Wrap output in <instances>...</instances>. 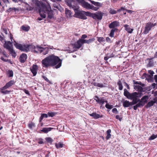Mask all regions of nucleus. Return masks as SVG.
<instances>
[{
  "instance_id": "obj_46",
  "label": "nucleus",
  "mask_w": 157,
  "mask_h": 157,
  "mask_svg": "<svg viewBox=\"0 0 157 157\" xmlns=\"http://www.w3.org/2000/svg\"><path fill=\"white\" fill-rule=\"evenodd\" d=\"M17 10V9L14 7L13 8H10L8 10V12H11L13 10H14L15 11L16 10Z\"/></svg>"
},
{
  "instance_id": "obj_6",
  "label": "nucleus",
  "mask_w": 157,
  "mask_h": 157,
  "mask_svg": "<svg viewBox=\"0 0 157 157\" xmlns=\"http://www.w3.org/2000/svg\"><path fill=\"white\" fill-rule=\"evenodd\" d=\"M156 24V23H153L151 22H149L147 23L143 33L144 34L148 33L151 30L152 28L155 26Z\"/></svg>"
},
{
  "instance_id": "obj_59",
  "label": "nucleus",
  "mask_w": 157,
  "mask_h": 157,
  "mask_svg": "<svg viewBox=\"0 0 157 157\" xmlns=\"http://www.w3.org/2000/svg\"><path fill=\"white\" fill-rule=\"evenodd\" d=\"M137 107H138V106L136 105L133 106V109L134 110H136L137 109Z\"/></svg>"
},
{
  "instance_id": "obj_35",
  "label": "nucleus",
  "mask_w": 157,
  "mask_h": 157,
  "mask_svg": "<svg viewBox=\"0 0 157 157\" xmlns=\"http://www.w3.org/2000/svg\"><path fill=\"white\" fill-rule=\"evenodd\" d=\"M28 126L30 129H32L33 128L35 127V124L33 122H30L29 123Z\"/></svg>"
},
{
  "instance_id": "obj_18",
  "label": "nucleus",
  "mask_w": 157,
  "mask_h": 157,
  "mask_svg": "<svg viewBox=\"0 0 157 157\" xmlns=\"http://www.w3.org/2000/svg\"><path fill=\"white\" fill-rule=\"evenodd\" d=\"M27 56L26 54H22L20 56L19 59L21 63H23L25 62L27 58Z\"/></svg>"
},
{
  "instance_id": "obj_42",
  "label": "nucleus",
  "mask_w": 157,
  "mask_h": 157,
  "mask_svg": "<svg viewBox=\"0 0 157 157\" xmlns=\"http://www.w3.org/2000/svg\"><path fill=\"white\" fill-rule=\"evenodd\" d=\"M48 115L49 117H53L56 114V113L55 112H48Z\"/></svg>"
},
{
  "instance_id": "obj_13",
  "label": "nucleus",
  "mask_w": 157,
  "mask_h": 157,
  "mask_svg": "<svg viewBox=\"0 0 157 157\" xmlns=\"http://www.w3.org/2000/svg\"><path fill=\"white\" fill-rule=\"evenodd\" d=\"M10 39L11 40V42L10 41H7L4 44V47L8 49L9 51L12 48H13L11 47L12 42V38L13 37L11 36H10Z\"/></svg>"
},
{
  "instance_id": "obj_62",
  "label": "nucleus",
  "mask_w": 157,
  "mask_h": 157,
  "mask_svg": "<svg viewBox=\"0 0 157 157\" xmlns=\"http://www.w3.org/2000/svg\"><path fill=\"white\" fill-rule=\"evenodd\" d=\"M4 33H5L6 34H7V30L6 29H3Z\"/></svg>"
},
{
  "instance_id": "obj_64",
  "label": "nucleus",
  "mask_w": 157,
  "mask_h": 157,
  "mask_svg": "<svg viewBox=\"0 0 157 157\" xmlns=\"http://www.w3.org/2000/svg\"><path fill=\"white\" fill-rule=\"evenodd\" d=\"M154 57L156 58L157 57V52H156L154 55Z\"/></svg>"
},
{
  "instance_id": "obj_31",
  "label": "nucleus",
  "mask_w": 157,
  "mask_h": 157,
  "mask_svg": "<svg viewBox=\"0 0 157 157\" xmlns=\"http://www.w3.org/2000/svg\"><path fill=\"white\" fill-rule=\"evenodd\" d=\"M117 84L119 86V89L121 90H122L123 89V86L121 81L119 80L117 82Z\"/></svg>"
},
{
  "instance_id": "obj_56",
  "label": "nucleus",
  "mask_w": 157,
  "mask_h": 157,
  "mask_svg": "<svg viewBox=\"0 0 157 157\" xmlns=\"http://www.w3.org/2000/svg\"><path fill=\"white\" fill-rule=\"evenodd\" d=\"M3 2L5 3H9V2L8 0H2Z\"/></svg>"
},
{
  "instance_id": "obj_39",
  "label": "nucleus",
  "mask_w": 157,
  "mask_h": 157,
  "mask_svg": "<svg viewBox=\"0 0 157 157\" xmlns=\"http://www.w3.org/2000/svg\"><path fill=\"white\" fill-rule=\"evenodd\" d=\"M21 28L22 30L26 31H28L29 29V26H21Z\"/></svg>"
},
{
  "instance_id": "obj_3",
  "label": "nucleus",
  "mask_w": 157,
  "mask_h": 157,
  "mask_svg": "<svg viewBox=\"0 0 157 157\" xmlns=\"http://www.w3.org/2000/svg\"><path fill=\"white\" fill-rule=\"evenodd\" d=\"M94 40L95 39L94 38L90 39L88 40L80 39L74 44V47L75 48L79 49L84 43L89 44L93 42Z\"/></svg>"
},
{
  "instance_id": "obj_9",
  "label": "nucleus",
  "mask_w": 157,
  "mask_h": 157,
  "mask_svg": "<svg viewBox=\"0 0 157 157\" xmlns=\"http://www.w3.org/2000/svg\"><path fill=\"white\" fill-rule=\"evenodd\" d=\"M81 3L82 6L87 9H91L93 10H97L94 6L92 5H91L88 2H85L83 0H82L81 2Z\"/></svg>"
},
{
  "instance_id": "obj_50",
  "label": "nucleus",
  "mask_w": 157,
  "mask_h": 157,
  "mask_svg": "<svg viewBox=\"0 0 157 157\" xmlns=\"http://www.w3.org/2000/svg\"><path fill=\"white\" fill-rule=\"evenodd\" d=\"M87 37V36L85 34L82 35L81 36V39H84L85 38H86Z\"/></svg>"
},
{
  "instance_id": "obj_53",
  "label": "nucleus",
  "mask_w": 157,
  "mask_h": 157,
  "mask_svg": "<svg viewBox=\"0 0 157 157\" xmlns=\"http://www.w3.org/2000/svg\"><path fill=\"white\" fill-rule=\"evenodd\" d=\"M24 91L26 94H29V92L28 90L25 89L24 90Z\"/></svg>"
},
{
  "instance_id": "obj_24",
  "label": "nucleus",
  "mask_w": 157,
  "mask_h": 157,
  "mask_svg": "<svg viewBox=\"0 0 157 157\" xmlns=\"http://www.w3.org/2000/svg\"><path fill=\"white\" fill-rule=\"evenodd\" d=\"M54 128H43L41 130V132H43L44 133H48L49 132L51 131L52 129H53Z\"/></svg>"
},
{
  "instance_id": "obj_63",
  "label": "nucleus",
  "mask_w": 157,
  "mask_h": 157,
  "mask_svg": "<svg viewBox=\"0 0 157 157\" xmlns=\"http://www.w3.org/2000/svg\"><path fill=\"white\" fill-rule=\"evenodd\" d=\"M1 59L3 61H7V60L6 59H5L3 57H2Z\"/></svg>"
},
{
  "instance_id": "obj_14",
  "label": "nucleus",
  "mask_w": 157,
  "mask_h": 157,
  "mask_svg": "<svg viewBox=\"0 0 157 157\" xmlns=\"http://www.w3.org/2000/svg\"><path fill=\"white\" fill-rule=\"evenodd\" d=\"M89 1L92 4H93L95 6H94V7L96 8L97 10H94V11H96L98 10L99 9V8L100 7H101L102 6V4L99 2H96L94 1H92L91 0H89Z\"/></svg>"
},
{
  "instance_id": "obj_34",
  "label": "nucleus",
  "mask_w": 157,
  "mask_h": 157,
  "mask_svg": "<svg viewBox=\"0 0 157 157\" xmlns=\"http://www.w3.org/2000/svg\"><path fill=\"white\" fill-rule=\"evenodd\" d=\"M84 16L86 15L87 16H89L90 17H92V15L93 14V13H91L89 12H85L84 11Z\"/></svg>"
},
{
  "instance_id": "obj_11",
  "label": "nucleus",
  "mask_w": 157,
  "mask_h": 157,
  "mask_svg": "<svg viewBox=\"0 0 157 157\" xmlns=\"http://www.w3.org/2000/svg\"><path fill=\"white\" fill-rule=\"evenodd\" d=\"M42 47L39 45H36V46L32 45L31 51L35 53H41L42 52Z\"/></svg>"
},
{
  "instance_id": "obj_32",
  "label": "nucleus",
  "mask_w": 157,
  "mask_h": 157,
  "mask_svg": "<svg viewBox=\"0 0 157 157\" xmlns=\"http://www.w3.org/2000/svg\"><path fill=\"white\" fill-rule=\"evenodd\" d=\"M124 95L128 98V97L129 96L130 93H129L126 89H124Z\"/></svg>"
},
{
  "instance_id": "obj_60",
  "label": "nucleus",
  "mask_w": 157,
  "mask_h": 157,
  "mask_svg": "<svg viewBox=\"0 0 157 157\" xmlns=\"http://www.w3.org/2000/svg\"><path fill=\"white\" fill-rule=\"evenodd\" d=\"M38 143L40 144H43V142L42 140H40L38 142Z\"/></svg>"
},
{
  "instance_id": "obj_57",
  "label": "nucleus",
  "mask_w": 157,
  "mask_h": 157,
  "mask_svg": "<svg viewBox=\"0 0 157 157\" xmlns=\"http://www.w3.org/2000/svg\"><path fill=\"white\" fill-rule=\"evenodd\" d=\"M154 79L155 80V82H157V75H155L154 76Z\"/></svg>"
},
{
  "instance_id": "obj_23",
  "label": "nucleus",
  "mask_w": 157,
  "mask_h": 157,
  "mask_svg": "<svg viewBox=\"0 0 157 157\" xmlns=\"http://www.w3.org/2000/svg\"><path fill=\"white\" fill-rule=\"evenodd\" d=\"M156 103V101L155 99L153 100L149 101L147 104L145 105V107L147 108L150 107L152 106L154 104Z\"/></svg>"
},
{
  "instance_id": "obj_22",
  "label": "nucleus",
  "mask_w": 157,
  "mask_h": 157,
  "mask_svg": "<svg viewBox=\"0 0 157 157\" xmlns=\"http://www.w3.org/2000/svg\"><path fill=\"white\" fill-rule=\"evenodd\" d=\"M124 26L125 28V30L127 31L128 33H132L133 30V29L130 28L128 25H125Z\"/></svg>"
},
{
  "instance_id": "obj_52",
  "label": "nucleus",
  "mask_w": 157,
  "mask_h": 157,
  "mask_svg": "<svg viewBox=\"0 0 157 157\" xmlns=\"http://www.w3.org/2000/svg\"><path fill=\"white\" fill-rule=\"evenodd\" d=\"M42 77L45 81H46L47 82H49V80H48V78L46 76H43Z\"/></svg>"
},
{
  "instance_id": "obj_1",
  "label": "nucleus",
  "mask_w": 157,
  "mask_h": 157,
  "mask_svg": "<svg viewBox=\"0 0 157 157\" xmlns=\"http://www.w3.org/2000/svg\"><path fill=\"white\" fill-rule=\"evenodd\" d=\"M43 8L40 9L39 12L40 16L43 18H45L46 14H48V18L51 19L53 17V11L52 10L50 4H48L47 6H45V5L42 4Z\"/></svg>"
},
{
  "instance_id": "obj_33",
  "label": "nucleus",
  "mask_w": 157,
  "mask_h": 157,
  "mask_svg": "<svg viewBox=\"0 0 157 157\" xmlns=\"http://www.w3.org/2000/svg\"><path fill=\"white\" fill-rule=\"evenodd\" d=\"M94 86L99 87H103L104 86L103 84L101 83H93Z\"/></svg>"
},
{
  "instance_id": "obj_36",
  "label": "nucleus",
  "mask_w": 157,
  "mask_h": 157,
  "mask_svg": "<svg viewBox=\"0 0 157 157\" xmlns=\"http://www.w3.org/2000/svg\"><path fill=\"white\" fill-rule=\"evenodd\" d=\"M97 40L99 42H103L105 41V39L102 37H97Z\"/></svg>"
},
{
  "instance_id": "obj_19",
  "label": "nucleus",
  "mask_w": 157,
  "mask_h": 157,
  "mask_svg": "<svg viewBox=\"0 0 157 157\" xmlns=\"http://www.w3.org/2000/svg\"><path fill=\"white\" fill-rule=\"evenodd\" d=\"M119 25V23L117 21H115L110 24L109 25V27L110 28H113Z\"/></svg>"
},
{
  "instance_id": "obj_10",
  "label": "nucleus",
  "mask_w": 157,
  "mask_h": 157,
  "mask_svg": "<svg viewBox=\"0 0 157 157\" xmlns=\"http://www.w3.org/2000/svg\"><path fill=\"white\" fill-rule=\"evenodd\" d=\"M94 99L97 102L101 105H103L105 102H107V101L105 97H99L96 96L94 97Z\"/></svg>"
},
{
  "instance_id": "obj_54",
  "label": "nucleus",
  "mask_w": 157,
  "mask_h": 157,
  "mask_svg": "<svg viewBox=\"0 0 157 157\" xmlns=\"http://www.w3.org/2000/svg\"><path fill=\"white\" fill-rule=\"evenodd\" d=\"M125 86L127 87L128 89H129V85L127 83H126V82H124Z\"/></svg>"
},
{
  "instance_id": "obj_2",
  "label": "nucleus",
  "mask_w": 157,
  "mask_h": 157,
  "mask_svg": "<svg viewBox=\"0 0 157 157\" xmlns=\"http://www.w3.org/2000/svg\"><path fill=\"white\" fill-rule=\"evenodd\" d=\"M49 56L52 66H55V68L56 69L59 68L61 66L62 61L58 57L53 55Z\"/></svg>"
},
{
  "instance_id": "obj_26",
  "label": "nucleus",
  "mask_w": 157,
  "mask_h": 157,
  "mask_svg": "<svg viewBox=\"0 0 157 157\" xmlns=\"http://www.w3.org/2000/svg\"><path fill=\"white\" fill-rule=\"evenodd\" d=\"M65 14L67 18H70L72 17L71 11L67 9H65Z\"/></svg>"
},
{
  "instance_id": "obj_43",
  "label": "nucleus",
  "mask_w": 157,
  "mask_h": 157,
  "mask_svg": "<svg viewBox=\"0 0 157 157\" xmlns=\"http://www.w3.org/2000/svg\"><path fill=\"white\" fill-rule=\"evenodd\" d=\"M157 137V136L156 135L153 134L149 138V140H153L155 139V138H156Z\"/></svg>"
},
{
  "instance_id": "obj_5",
  "label": "nucleus",
  "mask_w": 157,
  "mask_h": 157,
  "mask_svg": "<svg viewBox=\"0 0 157 157\" xmlns=\"http://www.w3.org/2000/svg\"><path fill=\"white\" fill-rule=\"evenodd\" d=\"M139 94L138 93L135 92L132 93H130L128 99L132 100V103L134 105L138 102V98L139 97Z\"/></svg>"
},
{
  "instance_id": "obj_47",
  "label": "nucleus",
  "mask_w": 157,
  "mask_h": 157,
  "mask_svg": "<svg viewBox=\"0 0 157 157\" xmlns=\"http://www.w3.org/2000/svg\"><path fill=\"white\" fill-rule=\"evenodd\" d=\"M112 112L116 114H117L118 113V111L116 108H114L112 110Z\"/></svg>"
},
{
  "instance_id": "obj_21",
  "label": "nucleus",
  "mask_w": 157,
  "mask_h": 157,
  "mask_svg": "<svg viewBox=\"0 0 157 157\" xmlns=\"http://www.w3.org/2000/svg\"><path fill=\"white\" fill-rule=\"evenodd\" d=\"M132 105H133L132 102H130L127 100H126L123 102V105L125 107H128Z\"/></svg>"
},
{
  "instance_id": "obj_51",
  "label": "nucleus",
  "mask_w": 157,
  "mask_h": 157,
  "mask_svg": "<svg viewBox=\"0 0 157 157\" xmlns=\"http://www.w3.org/2000/svg\"><path fill=\"white\" fill-rule=\"evenodd\" d=\"M148 73L149 74H150L151 75H152V76L153 75V74H154V73L153 71L149 70L148 71Z\"/></svg>"
},
{
  "instance_id": "obj_41",
  "label": "nucleus",
  "mask_w": 157,
  "mask_h": 157,
  "mask_svg": "<svg viewBox=\"0 0 157 157\" xmlns=\"http://www.w3.org/2000/svg\"><path fill=\"white\" fill-rule=\"evenodd\" d=\"M106 103V104L105 105V107L106 108L109 109H111L113 108V106L112 105H109L108 103V102Z\"/></svg>"
},
{
  "instance_id": "obj_12",
  "label": "nucleus",
  "mask_w": 157,
  "mask_h": 157,
  "mask_svg": "<svg viewBox=\"0 0 157 157\" xmlns=\"http://www.w3.org/2000/svg\"><path fill=\"white\" fill-rule=\"evenodd\" d=\"M103 14V13L100 11H98L96 13L93 14L92 17L94 19L101 20L102 19Z\"/></svg>"
},
{
  "instance_id": "obj_55",
  "label": "nucleus",
  "mask_w": 157,
  "mask_h": 157,
  "mask_svg": "<svg viewBox=\"0 0 157 157\" xmlns=\"http://www.w3.org/2000/svg\"><path fill=\"white\" fill-rule=\"evenodd\" d=\"M116 118L117 119H119L120 121L121 120V118L119 115H116Z\"/></svg>"
},
{
  "instance_id": "obj_30",
  "label": "nucleus",
  "mask_w": 157,
  "mask_h": 157,
  "mask_svg": "<svg viewBox=\"0 0 157 157\" xmlns=\"http://www.w3.org/2000/svg\"><path fill=\"white\" fill-rule=\"evenodd\" d=\"M111 132V130L110 129H108L107 131V135L106 136V138L107 140H108L109 139L111 136L110 133Z\"/></svg>"
},
{
  "instance_id": "obj_40",
  "label": "nucleus",
  "mask_w": 157,
  "mask_h": 157,
  "mask_svg": "<svg viewBox=\"0 0 157 157\" xmlns=\"http://www.w3.org/2000/svg\"><path fill=\"white\" fill-rule=\"evenodd\" d=\"M63 146V144L61 143H59L56 144V146L57 148L62 147Z\"/></svg>"
},
{
  "instance_id": "obj_28",
  "label": "nucleus",
  "mask_w": 157,
  "mask_h": 157,
  "mask_svg": "<svg viewBox=\"0 0 157 157\" xmlns=\"http://www.w3.org/2000/svg\"><path fill=\"white\" fill-rule=\"evenodd\" d=\"M119 11V10H115L110 8L109 10V13L112 14H116L117 11Z\"/></svg>"
},
{
  "instance_id": "obj_16",
  "label": "nucleus",
  "mask_w": 157,
  "mask_h": 157,
  "mask_svg": "<svg viewBox=\"0 0 157 157\" xmlns=\"http://www.w3.org/2000/svg\"><path fill=\"white\" fill-rule=\"evenodd\" d=\"M30 70L31 72L33 74V76H35L38 70V66L36 65L33 64V66L30 68Z\"/></svg>"
},
{
  "instance_id": "obj_58",
  "label": "nucleus",
  "mask_w": 157,
  "mask_h": 157,
  "mask_svg": "<svg viewBox=\"0 0 157 157\" xmlns=\"http://www.w3.org/2000/svg\"><path fill=\"white\" fill-rule=\"evenodd\" d=\"M109 58H110V57L109 56H106L105 57L104 59L105 60H107Z\"/></svg>"
},
{
  "instance_id": "obj_37",
  "label": "nucleus",
  "mask_w": 157,
  "mask_h": 157,
  "mask_svg": "<svg viewBox=\"0 0 157 157\" xmlns=\"http://www.w3.org/2000/svg\"><path fill=\"white\" fill-rule=\"evenodd\" d=\"M10 53L12 55V56L15 57L16 56V54L15 52L14 51L13 49L12 48L11 50H9Z\"/></svg>"
},
{
  "instance_id": "obj_7",
  "label": "nucleus",
  "mask_w": 157,
  "mask_h": 157,
  "mask_svg": "<svg viewBox=\"0 0 157 157\" xmlns=\"http://www.w3.org/2000/svg\"><path fill=\"white\" fill-rule=\"evenodd\" d=\"M74 10L75 13L74 14L75 17L83 19H86V16H84V11H79L77 9H75Z\"/></svg>"
},
{
  "instance_id": "obj_48",
  "label": "nucleus",
  "mask_w": 157,
  "mask_h": 157,
  "mask_svg": "<svg viewBox=\"0 0 157 157\" xmlns=\"http://www.w3.org/2000/svg\"><path fill=\"white\" fill-rule=\"evenodd\" d=\"M46 140L49 142H52V140L51 138L50 137H48L46 138Z\"/></svg>"
},
{
  "instance_id": "obj_25",
  "label": "nucleus",
  "mask_w": 157,
  "mask_h": 157,
  "mask_svg": "<svg viewBox=\"0 0 157 157\" xmlns=\"http://www.w3.org/2000/svg\"><path fill=\"white\" fill-rule=\"evenodd\" d=\"M14 42L15 43H14V45L16 48H17L19 49L21 51L23 45L19 44L17 43L15 40L14 41Z\"/></svg>"
},
{
  "instance_id": "obj_49",
  "label": "nucleus",
  "mask_w": 157,
  "mask_h": 157,
  "mask_svg": "<svg viewBox=\"0 0 157 157\" xmlns=\"http://www.w3.org/2000/svg\"><path fill=\"white\" fill-rule=\"evenodd\" d=\"M106 40L107 42L109 43H111L112 42V41L110 39L109 37H106Z\"/></svg>"
},
{
  "instance_id": "obj_15",
  "label": "nucleus",
  "mask_w": 157,
  "mask_h": 157,
  "mask_svg": "<svg viewBox=\"0 0 157 157\" xmlns=\"http://www.w3.org/2000/svg\"><path fill=\"white\" fill-rule=\"evenodd\" d=\"M32 45L28 44H24L22 45V50L25 52H28L30 50H31Z\"/></svg>"
},
{
  "instance_id": "obj_27",
  "label": "nucleus",
  "mask_w": 157,
  "mask_h": 157,
  "mask_svg": "<svg viewBox=\"0 0 157 157\" xmlns=\"http://www.w3.org/2000/svg\"><path fill=\"white\" fill-rule=\"evenodd\" d=\"M148 98V97L147 96H144L141 99L140 101H141L143 103H144V105L147 102V100Z\"/></svg>"
},
{
  "instance_id": "obj_17",
  "label": "nucleus",
  "mask_w": 157,
  "mask_h": 157,
  "mask_svg": "<svg viewBox=\"0 0 157 157\" xmlns=\"http://www.w3.org/2000/svg\"><path fill=\"white\" fill-rule=\"evenodd\" d=\"M89 115L93 117L95 119H97L99 118H101L103 117V115L101 114H98L95 112L93 113L90 114Z\"/></svg>"
},
{
  "instance_id": "obj_61",
  "label": "nucleus",
  "mask_w": 157,
  "mask_h": 157,
  "mask_svg": "<svg viewBox=\"0 0 157 157\" xmlns=\"http://www.w3.org/2000/svg\"><path fill=\"white\" fill-rule=\"evenodd\" d=\"M0 40L1 41H2L3 40V37L0 35Z\"/></svg>"
},
{
  "instance_id": "obj_20",
  "label": "nucleus",
  "mask_w": 157,
  "mask_h": 157,
  "mask_svg": "<svg viewBox=\"0 0 157 157\" xmlns=\"http://www.w3.org/2000/svg\"><path fill=\"white\" fill-rule=\"evenodd\" d=\"M53 47L52 46L49 47H45V48H43L42 47V52H43V54L44 55H45L47 54L48 53L49 49L50 48L51 49H53Z\"/></svg>"
},
{
  "instance_id": "obj_4",
  "label": "nucleus",
  "mask_w": 157,
  "mask_h": 157,
  "mask_svg": "<svg viewBox=\"0 0 157 157\" xmlns=\"http://www.w3.org/2000/svg\"><path fill=\"white\" fill-rule=\"evenodd\" d=\"M14 83L15 82L14 81L10 80L9 82L6 83L5 86L0 89L1 92L4 94H9V93H10V91L7 90L5 91L4 90L9 88V87L13 85Z\"/></svg>"
},
{
  "instance_id": "obj_38",
  "label": "nucleus",
  "mask_w": 157,
  "mask_h": 157,
  "mask_svg": "<svg viewBox=\"0 0 157 157\" xmlns=\"http://www.w3.org/2000/svg\"><path fill=\"white\" fill-rule=\"evenodd\" d=\"M8 75L9 77H12L13 75V73L12 71L9 70L7 72Z\"/></svg>"
},
{
  "instance_id": "obj_8",
  "label": "nucleus",
  "mask_w": 157,
  "mask_h": 157,
  "mask_svg": "<svg viewBox=\"0 0 157 157\" xmlns=\"http://www.w3.org/2000/svg\"><path fill=\"white\" fill-rule=\"evenodd\" d=\"M42 63L43 65V67H44L46 68L50 66H52L49 56L43 59L42 61Z\"/></svg>"
},
{
  "instance_id": "obj_45",
  "label": "nucleus",
  "mask_w": 157,
  "mask_h": 157,
  "mask_svg": "<svg viewBox=\"0 0 157 157\" xmlns=\"http://www.w3.org/2000/svg\"><path fill=\"white\" fill-rule=\"evenodd\" d=\"M136 105L138 106V107H140L142 106H143L144 105V103H143L141 101H140Z\"/></svg>"
},
{
  "instance_id": "obj_44",
  "label": "nucleus",
  "mask_w": 157,
  "mask_h": 157,
  "mask_svg": "<svg viewBox=\"0 0 157 157\" xmlns=\"http://www.w3.org/2000/svg\"><path fill=\"white\" fill-rule=\"evenodd\" d=\"M115 29H112L110 34V36L113 37L114 36V33L115 31Z\"/></svg>"
},
{
  "instance_id": "obj_29",
  "label": "nucleus",
  "mask_w": 157,
  "mask_h": 157,
  "mask_svg": "<svg viewBox=\"0 0 157 157\" xmlns=\"http://www.w3.org/2000/svg\"><path fill=\"white\" fill-rule=\"evenodd\" d=\"M48 114H46L45 113H43L41 114V116L40 118V122L44 118H47L48 117Z\"/></svg>"
}]
</instances>
